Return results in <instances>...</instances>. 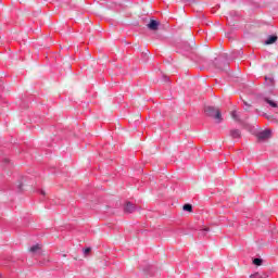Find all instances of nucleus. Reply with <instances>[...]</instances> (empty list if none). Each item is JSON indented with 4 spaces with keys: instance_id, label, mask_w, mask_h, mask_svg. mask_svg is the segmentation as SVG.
I'll use <instances>...</instances> for the list:
<instances>
[{
    "instance_id": "nucleus-1",
    "label": "nucleus",
    "mask_w": 278,
    "mask_h": 278,
    "mask_svg": "<svg viewBox=\"0 0 278 278\" xmlns=\"http://www.w3.org/2000/svg\"><path fill=\"white\" fill-rule=\"evenodd\" d=\"M204 112H205L206 116L214 118L216 121V123H223V114H220V110H218L214 106H206L204 109Z\"/></svg>"
},
{
    "instance_id": "nucleus-2",
    "label": "nucleus",
    "mask_w": 278,
    "mask_h": 278,
    "mask_svg": "<svg viewBox=\"0 0 278 278\" xmlns=\"http://www.w3.org/2000/svg\"><path fill=\"white\" fill-rule=\"evenodd\" d=\"M257 138L261 142L270 140V138H273V131L270 129L263 130L257 134Z\"/></svg>"
},
{
    "instance_id": "nucleus-3",
    "label": "nucleus",
    "mask_w": 278,
    "mask_h": 278,
    "mask_svg": "<svg viewBox=\"0 0 278 278\" xmlns=\"http://www.w3.org/2000/svg\"><path fill=\"white\" fill-rule=\"evenodd\" d=\"M231 117L236 123H240V125H244V118H242V114L238 113L237 111L231 112Z\"/></svg>"
},
{
    "instance_id": "nucleus-4",
    "label": "nucleus",
    "mask_w": 278,
    "mask_h": 278,
    "mask_svg": "<svg viewBox=\"0 0 278 278\" xmlns=\"http://www.w3.org/2000/svg\"><path fill=\"white\" fill-rule=\"evenodd\" d=\"M148 29H150L151 31H157V29H160V22L151 20L148 24Z\"/></svg>"
},
{
    "instance_id": "nucleus-5",
    "label": "nucleus",
    "mask_w": 278,
    "mask_h": 278,
    "mask_svg": "<svg viewBox=\"0 0 278 278\" xmlns=\"http://www.w3.org/2000/svg\"><path fill=\"white\" fill-rule=\"evenodd\" d=\"M29 252L33 253V255H41L42 254V248L40 244H35L30 247Z\"/></svg>"
},
{
    "instance_id": "nucleus-6",
    "label": "nucleus",
    "mask_w": 278,
    "mask_h": 278,
    "mask_svg": "<svg viewBox=\"0 0 278 278\" xmlns=\"http://www.w3.org/2000/svg\"><path fill=\"white\" fill-rule=\"evenodd\" d=\"M135 211H136V206L131 202H127L124 207V212H126L127 214H131Z\"/></svg>"
},
{
    "instance_id": "nucleus-7",
    "label": "nucleus",
    "mask_w": 278,
    "mask_h": 278,
    "mask_svg": "<svg viewBox=\"0 0 278 278\" xmlns=\"http://www.w3.org/2000/svg\"><path fill=\"white\" fill-rule=\"evenodd\" d=\"M276 40H278L277 35H270L266 41L265 45H275Z\"/></svg>"
},
{
    "instance_id": "nucleus-8",
    "label": "nucleus",
    "mask_w": 278,
    "mask_h": 278,
    "mask_svg": "<svg viewBox=\"0 0 278 278\" xmlns=\"http://www.w3.org/2000/svg\"><path fill=\"white\" fill-rule=\"evenodd\" d=\"M230 136H231V138H241L242 132L240 131V129H231Z\"/></svg>"
},
{
    "instance_id": "nucleus-9",
    "label": "nucleus",
    "mask_w": 278,
    "mask_h": 278,
    "mask_svg": "<svg viewBox=\"0 0 278 278\" xmlns=\"http://www.w3.org/2000/svg\"><path fill=\"white\" fill-rule=\"evenodd\" d=\"M265 101H266V103H268V105H270V108H277V102H275L268 98H265Z\"/></svg>"
},
{
    "instance_id": "nucleus-10",
    "label": "nucleus",
    "mask_w": 278,
    "mask_h": 278,
    "mask_svg": "<svg viewBox=\"0 0 278 278\" xmlns=\"http://www.w3.org/2000/svg\"><path fill=\"white\" fill-rule=\"evenodd\" d=\"M182 210H184L185 212H192V204H185V205L182 206Z\"/></svg>"
},
{
    "instance_id": "nucleus-11",
    "label": "nucleus",
    "mask_w": 278,
    "mask_h": 278,
    "mask_svg": "<svg viewBox=\"0 0 278 278\" xmlns=\"http://www.w3.org/2000/svg\"><path fill=\"white\" fill-rule=\"evenodd\" d=\"M263 260L262 258H254L253 260V264L255 265V266H262V264H263Z\"/></svg>"
},
{
    "instance_id": "nucleus-12",
    "label": "nucleus",
    "mask_w": 278,
    "mask_h": 278,
    "mask_svg": "<svg viewBox=\"0 0 278 278\" xmlns=\"http://www.w3.org/2000/svg\"><path fill=\"white\" fill-rule=\"evenodd\" d=\"M250 278H266L264 276H261L260 273L252 274Z\"/></svg>"
},
{
    "instance_id": "nucleus-13",
    "label": "nucleus",
    "mask_w": 278,
    "mask_h": 278,
    "mask_svg": "<svg viewBox=\"0 0 278 278\" xmlns=\"http://www.w3.org/2000/svg\"><path fill=\"white\" fill-rule=\"evenodd\" d=\"M204 231H210V227H205L204 229H202L200 236H205Z\"/></svg>"
},
{
    "instance_id": "nucleus-14",
    "label": "nucleus",
    "mask_w": 278,
    "mask_h": 278,
    "mask_svg": "<svg viewBox=\"0 0 278 278\" xmlns=\"http://www.w3.org/2000/svg\"><path fill=\"white\" fill-rule=\"evenodd\" d=\"M90 251H92V249L87 248L84 250V255H89Z\"/></svg>"
},
{
    "instance_id": "nucleus-15",
    "label": "nucleus",
    "mask_w": 278,
    "mask_h": 278,
    "mask_svg": "<svg viewBox=\"0 0 278 278\" xmlns=\"http://www.w3.org/2000/svg\"><path fill=\"white\" fill-rule=\"evenodd\" d=\"M244 105H245L244 108L245 112H249V108H251V105H249L247 102H244Z\"/></svg>"
},
{
    "instance_id": "nucleus-16",
    "label": "nucleus",
    "mask_w": 278,
    "mask_h": 278,
    "mask_svg": "<svg viewBox=\"0 0 278 278\" xmlns=\"http://www.w3.org/2000/svg\"><path fill=\"white\" fill-rule=\"evenodd\" d=\"M17 189H18V191L21 192V191L23 190V184H20V185L17 186Z\"/></svg>"
},
{
    "instance_id": "nucleus-17",
    "label": "nucleus",
    "mask_w": 278,
    "mask_h": 278,
    "mask_svg": "<svg viewBox=\"0 0 278 278\" xmlns=\"http://www.w3.org/2000/svg\"><path fill=\"white\" fill-rule=\"evenodd\" d=\"M4 164H9L10 160L9 159H3Z\"/></svg>"
},
{
    "instance_id": "nucleus-18",
    "label": "nucleus",
    "mask_w": 278,
    "mask_h": 278,
    "mask_svg": "<svg viewBox=\"0 0 278 278\" xmlns=\"http://www.w3.org/2000/svg\"><path fill=\"white\" fill-rule=\"evenodd\" d=\"M265 79H266V81H268V80H269V81H270V84H273V78H268V77H266Z\"/></svg>"
},
{
    "instance_id": "nucleus-19",
    "label": "nucleus",
    "mask_w": 278,
    "mask_h": 278,
    "mask_svg": "<svg viewBox=\"0 0 278 278\" xmlns=\"http://www.w3.org/2000/svg\"><path fill=\"white\" fill-rule=\"evenodd\" d=\"M40 194H42L45 197V194H46L45 190H41Z\"/></svg>"
},
{
    "instance_id": "nucleus-20",
    "label": "nucleus",
    "mask_w": 278,
    "mask_h": 278,
    "mask_svg": "<svg viewBox=\"0 0 278 278\" xmlns=\"http://www.w3.org/2000/svg\"><path fill=\"white\" fill-rule=\"evenodd\" d=\"M168 80V78L167 77H165V81H167Z\"/></svg>"
}]
</instances>
